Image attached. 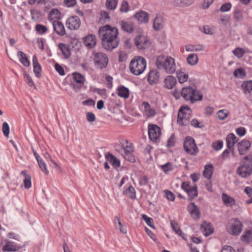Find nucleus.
Masks as SVG:
<instances>
[{"label":"nucleus","instance_id":"nucleus-1","mask_svg":"<svg viewBox=\"0 0 252 252\" xmlns=\"http://www.w3.org/2000/svg\"><path fill=\"white\" fill-rule=\"evenodd\" d=\"M118 30L106 25L99 28L98 36L101 39L102 47L108 51H112L116 48L120 42L118 38Z\"/></svg>","mask_w":252,"mask_h":252},{"label":"nucleus","instance_id":"nucleus-2","mask_svg":"<svg viewBox=\"0 0 252 252\" xmlns=\"http://www.w3.org/2000/svg\"><path fill=\"white\" fill-rule=\"evenodd\" d=\"M156 64L159 69H163L166 73L172 74L176 71V64L173 58L160 55L157 57Z\"/></svg>","mask_w":252,"mask_h":252},{"label":"nucleus","instance_id":"nucleus-3","mask_svg":"<svg viewBox=\"0 0 252 252\" xmlns=\"http://www.w3.org/2000/svg\"><path fill=\"white\" fill-rule=\"evenodd\" d=\"M146 67V60L142 57H134L130 62L129 69L130 72L135 75L142 74Z\"/></svg>","mask_w":252,"mask_h":252},{"label":"nucleus","instance_id":"nucleus-4","mask_svg":"<svg viewBox=\"0 0 252 252\" xmlns=\"http://www.w3.org/2000/svg\"><path fill=\"white\" fill-rule=\"evenodd\" d=\"M94 62L96 68L99 69L105 68L108 63L109 59L107 56L103 53H94Z\"/></svg>","mask_w":252,"mask_h":252},{"label":"nucleus","instance_id":"nucleus-5","mask_svg":"<svg viewBox=\"0 0 252 252\" xmlns=\"http://www.w3.org/2000/svg\"><path fill=\"white\" fill-rule=\"evenodd\" d=\"M183 147L185 151L188 154L195 156L198 152V149L195 140L190 136H187L185 138Z\"/></svg>","mask_w":252,"mask_h":252},{"label":"nucleus","instance_id":"nucleus-6","mask_svg":"<svg viewBox=\"0 0 252 252\" xmlns=\"http://www.w3.org/2000/svg\"><path fill=\"white\" fill-rule=\"evenodd\" d=\"M73 81L71 83V86L76 92L79 91L84 84L85 78L81 73L75 72L73 73Z\"/></svg>","mask_w":252,"mask_h":252},{"label":"nucleus","instance_id":"nucleus-7","mask_svg":"<svg viewBox=\"0 0 252 252\" xmlns=\"http://www.w3.org/2000/svg\"><path fill=\"white\" fill-rule=\"evenodd\" d=\"M237 174L242 178H245L249 177L252 174V167L248 162H243L237 169Z\"/></svg>","mask_w":252,"mask_h":252},{"label":"nucleus","instance_id":"nucleus-8","mask_svg":"<svg viewBox=\"0 0 252 252\" xmlns=\"http://www.w3.org/2000/svg\"><path fill=\"white\" fill-rule=\"evenodd\" d=\"M237 174L242 178H245L249 177L252 174V167L248 162H243L237 169Z\"/></svg>","mask_w":252,"mask_h":252},{"label":"nucleus","instance_id":"nucleus-9","mask_svg":"<svg viewBox=\"0 0 252 252\" xmlns=\"http://www.w3.org/2000/svg\"><path fill=\"white\" fill-rule=\"evenodd\" d=\"M148 134L150 140L156 141L159 138L161 134L160 127L154 124H149L148 126Z\"/></svg>","mask_w":252,"mask_h":252},{"label":"nucleus","instance_id":"nucleus-10","mask_svg":"<svg viewBox=\"0 0 252 252\" xmlns=\"http://www.w3.org/2000/svg\"><path fill=\"white\" fill-rule=\"evenodd\" d=\"M232 222L230 225V230L231 231V234L233 235H238L242 231L243 224L242 222L237 218L231 220Z\"/></svg>","mask_w":252,"mask_h":252},{"label":"nucleus","instance_id":"nucleus-11","mask_svg":"<svg viewBox=\"0 0 252 252\" xmlns=\"http://www.w3.org/2000/svg\"><path fill=\"white\" fill-rule=\"evenodd\" d=\"M135 45L138 49L143 50L148 48L150 43L148 39L143 35H138L134 39Z\"/></svg>","mask_w":252,"mask_h":252},{"label":"nucleus","instance_id":"nucleus-12","mask_svg":"<svg viewBox=\"0 0 252 252\" xmlns=\"http://www.w3.org/2000/svg\"><path fill=\"white\" fill-rule=\"evenodd\" d=\"M251 143L247 139H243L237 143L238 150L240 155H245L250 150Z\"/></svg>","mask_w":252,"mask_h":252},{"label":"nucleus","instance_id":"nucleus-13","mask_svg":"<svg viewBox=\"0 0 252 252\" xmlns=\"http://www.w3.org/2000/svg\"><path fill=\"white\" fill-rule=\"evenodd\" d=\"M85 46L88 49H92L96 44V36L93 34H88L82 38Z\"/></svg>","mask_w":252,"mask_h":252},{"label":"nucleus","instance_id":"nucleus-14","mask_svg":"<svg viewBox=\"0 0 252 252\" xmlns=\"http://www.w3.org/2000/svg\"><path fill=\"white\" fill-rule=\"evenodd\" d=\"M67 28L71 30L78 29L81 24L79 17H69L66 20Z\"/></svg>","mask_w":252,"mask_h":252},{"label":"nucleus","instance_id":"nucleus-15","mask_svg":"<svg viewBox=\"0 0 252 252\" xmlns=\"http://www.w3.org/2000/svg\"><path fill=\"white\" fill-rule=\"evenodd\" d=\"M55 18L57 20L53 22L54 30L58 35L63 36L65 34V31L63 24L61 22L59 21V20L61 19V17H55Z\"/></svg>","mask_w":252,"mask_h":252},{"label":"nucleus","instance_id":"nucleus-16","mask_svg":"<svg viewBox=\"0 0 252 252\" xmlns=\"http://www.w3.org/2000/svg\"><path fill=\"white\" fill-rule=\"evenodd\" d=\"M190 117V114L184 113V109L180 108L178 114L177 122L181 125L187 126Z\"/></svg>","mask_w":252,"mask_h":252},{"label":"nucleus","instance_id":"nucleus-17","mask_svg":"<svg viewBox=\"0 0 252 252\" xmlns=\"http://www.w3.org/2000/svg\"><path fill=\"white\" fill-rule=\"evenodd\" d=\"M188 211L189 212L192 217L194 220L199 219L200 212L197 206L194 202H191L187 207Z\"/></svg>","mask_w":252,"mask_h":252},{"label":"nucleus","instance_id":"nucleus-18","mask_svg":"<svg viewBox=\"0 0 252 252\" xmlns=\"http://www.w3.org/2000/svg\"><path fill=\"white\" fill-rule=\"evenodd\" d=\"M159 72L157 70H151L148 74L147 80L151 85L157 83L159 80Z\"/></svg>","mask_w":252,"mask_h":252},{"label":"nucleus","instance_id":"nucleus-19","mask_svg":"<svg viewBox=\"0 0 252 252\" xmlns=\"http://www.w3.org/2000/svg\"><path fill=\"white\" fill-rule=\"evenodd\" d=\"M200 228L202 229V231L204 232V235L206 237L210 235L214 231L212 224L206 221H204L201 224Z\"/></svg>","mask_w":252,"mask_h":252},{"label":"nucleus","instance_id":"nucleus-20","mask_svg":"<svg viewBox=\"0 0 252 252\" xmlns=\"http://www.w3.org/2000/svg\"><path fill=\"white\" fill-rule=\"evenodd\" d=\"M32 63L33 72L35 73V76L39 78L41 77V72L42 70L41 66L38 63L37 58L36 55H34L32 57Z\"/></svg>","mask_w":252,"mask_h":252},{"label":"nucleus","instance_id":"nucleus-21","mask_svg":"<svg viewBox=\"0 0 252 252\" xmlns=\"http://www.w3.org/2000/svg\"><path fill=\"white\" fill-rule=\"evenodd\" d=\"M164 87L171 89L175 86L177 83V80L175 77L171 75L167 76L164 80Z\"/></svg>","mask_w":252,"mask_h":252},{"label":"nucleus","instance_id":"nucleus-22","mask_svg":"<svg viewBox=\"0 0 252 252\" xmlns=\"http://www.w3.org/2000/svg\"><path fill=\"white\" fill-rule=\"evenodd\" d=\"M105 158L114 167H119L120 166V160L112 154L108 153L105 155Z\"/></svg>","mask_w":252,"mask_h":252},{"label":"nucleus","instance_id":"nucleus-23","mask_svg":"<svg viewBox=\"0 0 252 252\" xmlns=\"http://www.w3.org/2000/svg\"><path fill=\"white\" fill-rule=\"evenodd\" d=\"M239 139L232 133L228 134L226 137V146L227 148L234 147L238 141Z\"/></svg>","mask_w":252,"mask_h":252},{"label":"nucleus","instance_id":"nucleus-24","mask_svg":"<svg viewBox=\"0 0 252 252\" xmlns=\"http://www.w3.org/2000/svg\"><path fill=\"white\" fill-rule=\"evenodd\" d=\"M120 24L122 29L125 32L129 33L133 32V24L132 22L122 20Z\"/></svg>","mask_w":252,"mask_h":252},{"label":"nucleus","instance_id":"nucleus-25","mask_svg":"<svg viewBox=\"0 0 252 252\" xmlns=\"http://www.w3.org/2000/svg\"><path fill=\"white\" fill-rule=\"evenodd\" d=\"M118 95L121 97L127 98L129 96V91L124 86H120L117 88Z\"/></svg>","mask_w":252,"mask_h":252},{"label":"nucleus","instance_id":"nucleus-26","mask_svg":"<svg viewBox=\"0 0 252 252\" xmlns=\"http://www.w3.org/2000/svg\"><path fill=\"white\" fill-rule=\"evenodd\" d=\"M163 18L162 17H156L153 21V28L156 31H159L163 28Z\"/></svg>","mask_w":252,"mask_h":252},{"label":"nucleus","instance_id":"nucleus-27","mask_svg":"<svg viewBox=\"0 0 252 252\" xmlns=\"http://www.w3.org/2000/svg\"><path fill=\"white\" fill-rule=\"evenodd\" d=\"M58 47L65 59H68L70 57L71 55L70 50L68 45L60 43L59 44Z\"/></svg>","mask_w":252,"mask_h":252},{"label":"nucleus","instance_id":"nucleus-28","mask_svg":"<svg viewBox=\"0 0 252 252\" xmlns=\"http://www.w3.org/2000/svg\"><path fill=\"white\" fill-rule=\"evenodd\" d=\"M190 101L191 103H193L195 101H200L203 98V95L201 93L200 91L193 89V92L191 94V95H190Z\"/></svg>","mask_w":252,"mask_h":252},{"label":"nucleus","instance_id":"nucleus-29","mask_svg":"<svg viewBox=\"0 0 252 252\" xmlns=\"http://www.w3.org/2000/svg\"><path fill=\"white\" fill-rule=\"evenodd\" d=\"M142 105L144 106L148 117H153L156 115V111L155 109L151 108L150 104L148 102H143Z\"/></svg>","mask_w":252,"mask_h":252},{"label":"nucleus","instance_id":"nucleus-30","mask_svg":"<svg viewBox=\"0 0 252 252\" xmlns=\"http://www.w3.org/2000/svg\"><path fill=\"white\" fill-rule=\"evenodd\" d=\"M193 92V89L191 87L183 88L181 95L186 100H190V95Z\"/></svg>","mask_w":252,"mask_h":252},{"label":"nucleus","instance_id":"nucleus-31","mask_svg":"<svg viewBox=\"0 0 252 252\" xmlns=\"http://www.w3.org/2000/svg\"><path fill=\"white\" fill-rule=\"evenodd\" d=\"M21 175H23L25 178L23 181L24 187L26 189H29L31 187V176L28 174V171L26 170L21 172Z\"/></svg>","mask_w":252,"mask_h":252},{"label":"nucleus","instance_id":"nucleus-32","mask_svg":"<svg viewBox=\"0 0 252 252\" xmlns=\"http://www.w3.org/2000/svg\"><path fill=\"white\" fill-rule=\"evenodd\" d=\"M186 192L189 196V200H192L198 195L197 186L195 185L189 189L186 190Z\"/></svg>","mask_w":252,"mask_h":252},{"label":"nucleus","instance_id":"nucleus-33","mask_svg":"<svg viewBox=\"0 0 252 252\" xmlns=\"http://www.w3.org/2000/svg\"><path fill=\"white\" fill-rule=\"evenodd\" d=\"M123 194L131 199H135L136 198L135 190L131 185L123 191Z\"/></svg>","mask_w":252,"mask_h":252},{"label":"nucleus","instance_id":"nucleus-34","mask_svg":"<svg viewBox=\"0 0 252 252\" xmlns=\"http://www.w3.org/2000/svg\"><path fill=\"white\" fill-rule=\"evenodd\" d=\"M213 169L214 167L211 164L205 165L203 173L204 177L207 178L208 180L211 179L213 175Z\"/></svg>","mask_w":252,"mask_h":252},{"label":"nucleus","instance_id":"nucleus-35","mask_svg":"<svg viewBox=\"0 0 252 252\" xmlns=\"http://www.w3.org/2000/svg\"><path fill=\"white\" fill-rule=\"evenodd\" d=\"M17 56L19 57V61L25 66L28 67L30 65V62L27 58L26 54L22 51L17 53Z\"/></svg>","mask_w":252,"mask_h":252},{"label":"nucleus","instance_id":"nucleus-36","mask_svg":"<svg viewBox=\"0 0 252 252\" xmlns=\"http://www.w3.org/2000/svg\"><path fill=\"white\" fill-rule=\"evenodd\" d=\"M241 88L245 94L251 93L252 91V80L244 81L241 85Z\"/></svg>","mask_w":252,"mask_h":252},{"label":"nucleus","instance_id":"nucleus-37","mask_svg":"<svg viewBox=\"0 0 252 252\" xmlns=\"http://www.w3.org/2000/svg\"><path fill=\"white\" fill-rule=\"evenodd\" d=\"M174 168V165L170 162H168L160 166V169L166 174H168L169 172L172 171Z\"/></svg>","mask_w":252,"mask_h":252},{"label":"nucleus","instance_id":"nucleus-38","mask_svg":"<svg viewBox=\"0 0 252 252\" xmlns=\"http://www.w3.org/2000/svg\"><path fill=\"white\" fill-rule=\"evenodd\" d=\"M222 200L224 204L226 205L227 204H230V205L232 206L235 203L234 198L224 193L222 194Z\"/></svg>","mask_w":252,"mask_h":252},{"label":"nucleus","instance_id":"nucleus-39","mask_svg":"<svg viewBox=\"0 0 252 252\" xmlns=\"http://www.w3.org/2000/svg\"><path fill=\"white\" fill-rule=\"evenodd\" d=\"M241 240L247 243L252 241V230H246L241 236Z\"/></svg>","mask_w":252,"mask_h":252},{"label":"nucleus","instance_id":"nucleus-40","mask_svg":"<svg viewBox=\"0 0 252 252\" xmlns=\"http://www.w3.org/2000/svg\"><path fill=\"white\" fill-rule=\"evenodd\" d=\"M176 74L178 81L180 84H182L187 81L189 77L188 74L179 70L177 71Z\"/></svg>","mask_w":252,"mask_h":252},{"label":"nucleus","instance_id":"nucleus-41","mask_svg":"<svg viewBox=\"0 0 252 252\" xmlns=\"http://www.w3.org/2000/svg\"><path fill=\"white\" fill-rule=\"evenodd\" d=\"M187 61L189 64L194 65L197 63L198 58L196 54H191L188 57Z\"/></svg>","mask_w":252,"mask_h":252},{"label":"nucleus","instance_id":"nucleus-42","mask_svg":"<svg viewBox=\"0 0 252 252\" xmlns=\"http://www.w3.org/2000/svg\"><path fill=\"white\" fill-rule=\"evenodd\" d=\"M233 75L236 78H244L246 76L245 70L243 68H238L233 72Z\"/></svg>","mask_w":252,"mask_h":252},{"label":"nucleus","instance_id":"nucleus-43","mask_svg":"<svg viewBox=\"0 0 252 252\" xmlns=\"http://www.w3.org/2000/svg\"><path fill=\"white\" fill-rule=\"evenodd\" d=\"M118 3V0H107L106 6L110 10H114L116 8Z\"/></svg>","mask_w":252,"mask_h":252},{"label":"nucleus","instance_id":"nucleus-44","mask_svg":"<svg viewBox=\"0 0 252 252\" xmlns=\"http://www.w3.org/2000/svg\"><path fill=\"white\" fill-rule=\"evenodd\" d=\"M35 31L40 34H43L48 31L47 28L41 24H37L35 26Z\"/></svg>","mask_w":252,"mask_h":252},{"label":"nucleus","instance_id":"nucleus-45","mask_svg":"<svg viewBox=\"0 0 252 252\" xmlns=\"http://www.w3.org/2000/svg\"><path fill=\"white\" fill-rule=\"evenodd\" d=\"M142 218L145 220L148 226L151 228H155L153 224V220L151 218L148 217L145 214H143L142 215Z\"/></svg>","mask_w":252,"mask_h":252},{"label":"nucleus","instance_id":"nucleus-46","mask_svg":"<svg viewBox=\"0 0 252 252\" xmlns=\"http://www.w3.org/2000/svg\"><path fill=\"white\" fill-rule=\"evenodd\" d=\"M2 250L3 252H12L17 251L15 247L11 244H6L3 246Z\"/></svg>","mask_w":252,"mask_h":252},{"label":"nucleus","instance_id":"nucleus-47","mask_svg":"<svg viewBox=\"0 0 252 252\" xmlns=\"http://www.w3.org/2000/svg\"><path fill=\"white\" fill-rule=\"evenodd\" d=\"M223 145V141L221 140L213 142L212 144V148L216 151H219L222 148Z\"/></svg>","mask_w":252,"mask_h":252},{"label":"nucleus","instance_id":"nucleus-48","mask_svg":"<svg viewBox=\"0 0 252 252\" xmlns=\"http://www.w3.org/2000/svg\"><path fill=\"white\" fill-rule=\"evenodd\" d=\"M233 53L237 58H240L243 56L245 54V51L242 48L237 47L234 50H233Z\"/></svg>","mask_w":252,"mask_h":252},{"label":"nucleus","instance_id":"nucleus-49","mask_svg":"<svg viewBox=\"0 0 252 252\" xmlns=\"http://www.w3.org/2000/svg\"><path fill=\"white\" fill-rule=\"evenodd\" d=\"M217 114L218 118L220 120H223L227 117L228 112L226 109H222L219 111Z\"/></svg>","mask_w":252,"mask_h":252},{"label":"nucleus","instance_id":"nucleus-50","mask_svg":"<svg viewBox=\"0 0 252 252\" xmlns=\"http://www.w3.org/2000/svg\"><path fill=\"white\" fill-rule=\"evenodd\" d=\"M175 136L174 133L171 134L170 137L168 139L167 142V147L168 148L173 147L175 145Z\"/></svg>","mask_w":252,"mask_h":252},{"label":"nucleus","instance_id":"nucleus-51","mask_svg":"<svg viewBox=\"0 0 252 252\" xmlns=\"http://www.w3.org/2000/svg\"><path fill=\"white\" fill-rule=\"evenodd\" d=\"M24 77L26 82L30 87L35 86L34 82L30 75L26 72L24 74Z\"/></svg>","mask_w":252,"mask_h":252},{"label":"nucleus","instance_id":"nucleus-52","mask_svg":"<svg viewBox=\"0 0 252 252\" xmlns=\"http://www.w3.org/2000/svg\"><path fill=\"white\" fill-rule=\"evenodd\" d=\"M9 126L7 122H5L2 124V130L3 135L5 137H8L9 134Z\"/></svg>","mask_w":252,"mask_h":252},{"label":"nucleus","instance_id":"nucleus-53","mask_svg":"<svg viewBox=\"0 0 252 252\" xmlns=\"http://www.w3.org/2000/svg\"><path fill=\"white\" fill-rule=\"evenodd\" d=\"M200 30L205 34L212 35L214 33L213 29H211L209 26H204Z\"/></svg>","mask_w":252,"mask_h":252},{"label":"nucleus","instance_id":"nucleus-54","mask_svg":"<svg viewBox=\"0 0 252 252\" xmlns=\"http://www.w3.org/2000/svg\"><path fill=\"white\" fill-rule=\"evenodd\" d=\"M221 23L226 28H228L230 27V22L229 21V17H222L220 19Z\"/></svg>","mask_w":252,"mask_h":252},{"label":"nucleus","instance_id":"nucleus-55","mask_svg":"<svg viewBox=\"0 0 252 252\" xmlns=\"http://www.w3.org/2000/svg\"><path fill=\"white\" fill-rule=\"evenodd\" d=\"M190 124L192 126L196 128H202L204 127V125L202 123L199 122L196 119L191 120Z\"/></svg>","mask_w":252,"mask_h":252},{"label":"nucleus","instance_id":"nucleus-56","mask_svg":"<svg viewBox=\"0 0 252 252\" xmlns=\"http://www.w3.org/2000/svg\"><path fill=\"white\" fill-rule=\"evenodd\" d=\"M231 6L232 5L230 3H225L221 6L220 10L223 12H226L231 9Z\"/></svg>","mask_w":252,"mask_h":252},{"label":"nucleus","instance_id":"nucleus-57","mask_svg":"<svg viewBox=\"0 0 252 252\" xmlns=\"http://www.w3.org/2000/svg\"><path fill=\"white\" fill-rule=\"evenodd\" d=\"M164 191L167 199L171 201H173L175 200V195L172 191L169 190H165Z\"/></svg>","mask_w":252,"mask_h":252},{"label":"nucleus","instance_id":"nucleus-58","mask_svg":"<svg viewBox=\"0 0 252 252\" xmlns=\"http://www.w3.org/2000/svg\"><path fill=\"white\" fill-rule=\"evenodd\" d=\"M55 68L60 75L63 76L65 74L63 68L59 63H56L55 64Z\"/></svg>","mask_w":252,"mask_h":252},{"label":"nucleus","instance_id":"nucleus-59","mask_svg":"<svg viewBox=\"0 0 252 252\" xmlns=\"http://www.w3.org/2000/svg\"><path fill=\"white\" fill-rule=\"evenodd\" d=\"M38 164V165H39L41 170L43 173H44L45 174L48 175V171L47 170L46 165L45 163L44 162V161L43 160V161L40 160V161L39 162V163Z\"/></svg>","mask_w":252,"mask_h":252},{"label":"nucleus","instance_id":"nucleus-60","mask_svg":"<svg viewBox=\"0 0 252 252\" xmlns=\"http://www.w3.org/2000/svg\"><path fill=\"white\" fill-rule=\"evenodd\" d=\"M128 3L126 1H123L121 4L120 11L122 12H126L128 10Z\"/></svg>","mask_w":252,"mask_h":252},{"label":"nucleus","instance_id":"nucleus-61","mask_svg":"<svg viewBox=\"0 0 252 252\" xmlns=\"http://www.w3.org/2000/svg\"><path fill=\"white\" fill-rule=\"evenodd\" d=\"M236 132L237 135L240 137H242L246 134V130L244 127H240L236 129Z\"/></svg>","mask_w":252,"mask_h":252},{"label":"nucleus","instance_id":"nucleus-62","mask_svg":"<svg viewBox=\"0 0 252 252\" xmlns=\"http://www.w3.org/2000/svg\"><path fill=\"white\" fill-rule=\"evenodd\" d=\"M148 179L146 176H143L140 178L139 180V183L140 186H144L148 184Z\"/></svg>","mask_w":252,"mask_h":252},{"label":"nucleus","instance_id":"nucleus-63","mask_svg":"<svg viewBox=\"0 0 252 252\" xmlns=\"http://www.w3.org/2000/svg\"><path fill=\"white\" fill-rule=\"evenodd\" d=\"M105 79L107 81L106 86L108 89H111L113 86V78L110 76H106Z\"/></svg>","mask_w":252,"mask_h":252},{"label":"nucleus","instance_id":"nucleus-64","mask_svg":"<svg viewBox=\"0 0 252 252\" xmlns=\"http://www.w3.org/2000/svg\"><path fill=\"white\" fill-rule=\"evenodd\" d=\"M86 119L88 121L93 122L95 120V116L93 112H88L86 115Z\"/></svg>","mask_w":252,"mask_h":252}]
</instances>
